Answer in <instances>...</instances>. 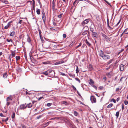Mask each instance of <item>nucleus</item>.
Here are the masks:
<instances>
[{"label":"nucleus","mask_w":128,"mask_h":128,"mask_svg":"<svg viewBox=\"0 0 128 128\" xmlns=\"http://www.w3.org/2000/svg\"><path fill=\"white\" fill-rule=\"evenodd\" d=\"M90 82H89V84L90 85L91 84H94V81L91 79H90Z\"/></svg>","instance_id":"nucleus-17"},{"label":"nucleus","mask_w":128,"mask_h":128,"mask_svg":"<svg viewBox=\"0 0 128 128\" xmlns=\"http://www.w3.org/2000/svg\"><path fill=\"white\" fill-rule=\"evenodd\" d=\"M92 86L95 89L97 90V87L95 86H94V84H91L90 85Z\"/></svg>","instance_id":"nucleus-34"},{"label":"nucleus","mask_w":128,"mask_h":128,"mask_svg":"<svg viewBox=\"0 0 128 128\" xmlns=\"http://www.w3.org/2000/svg\"><path fill=\"white\" fill-rule=\"evenodd\" d=\"M82 45V43H80L79 44V45L77 46L76 47V48H77L79 47L80 46H81Z\"/></svg>","instance_id":"nucleus-51"},{"label":"nucleus","mask_w":128,"mask_h":128,"mask_svg":"<svg viewBox=\"0 0 128 128\" xmlns=\"http://www.w3.org/2000/svg\"><path fill=\"white\" fill-rule=\"evenodd\" d=\"M33 2V6L34 9V4H35V2L34 0H32Z\"/></svg>","instance_id":"nucleus-53"},{"label":"nucleus","mask_w":128,"mask_h":128,"mask_svg":"<svg viewBox=\"0 0 128 128\" xmlns=\"http://www.w3.org/2000/svg\"><path fill=\"white\" fill-rule=\"evenodd\" d=\"M52 6L53 11L54 12L56 11L57 9L55 8L56 4L54 0H53L52 4Z\"/></svg>","instance_id":"nucleus-1"},{"label":"nucleus","mask_w":128,"mask_h":128,"mask_svg":"<svg viewBox=\"0 0 128 128\" xmlns=\"http://www.w3.org/2000/svg\"><path fill=\"white\" fill-rule=\"evenodd\" d=\"M15 114L14 112H13L12 113V119L14 118L15 117Z\"/></svg>","instance_id":"nucleus-24"},{"label":"nucleus","mask_w":128,"mask_h":128,"mask_svg":"<svg viewBox=\"0 0 128 128\" xmlns=\"http://www.w3.org/2000/svg\"><path fill=\"white\" fill-rule=\"evenodd\" d=\"M26 108V104H21L20 106V108L21 110H23Z\"/></svg>","instance_id":"nucleus-5"},{"label":"nucleus","mask_w":128,"mask_h":128,"mask_svg":"<svg viewBox=\"0 0 128 128\" xmlns=\"http://www.w3.org/2000/svg\"><path fill=\"white\" fill-rule=\"evenodd\" d=\"M66 34H64L63 35V37L64 38H66Z\"/></svg>","instance_id":"nucleus-57"},{"label":"nucleus","mask_w":128,"mask_h":128,"mask_svg":"<svg viewBox=\"0 0 128 128\" xmlns=\"http://www.w3.org/2000/svg\"><path fill=\"white\" fill-rule=\"evenodd\" d=\"M50 122H47L46 123V124H44V126L46 127V126H48V125Z\"/></svg>","instance_id":"nucleus-39"},{"label":"nucleus","mask_w":128,"mask_h":128,"mask_svg":"<svg viewBox=\"0 0 128 128\" xmlns=\"http://www.w3.org/2000/svg\"><path fill=\"white\" fill-rule=\"evenodd\" d=\"M8 117H7L6 118L5 120V122H6L8 120Z\"/></svg>","instance_id":"nucleus-63"},{"label":"nucleus","mask_w":128,"mask_h":128,"mask_svg":"<svg viewBox=\"0 0 128 128\" xmlns=\"http://www.w3.org/2000/svg\"><path fill=\"white\" fill-rule=\"evenodd\" d=\"M124 69V66L123 64H120V69L121 71H123Z\"/></svg>","instance_id":"nucleus-13"},{"label":"nucleus","mask_w":128,"mask_h":128,"mask_svg":"<svg viewBox=\"0 0 128 128\" xmlns=\"http://www.w3.org/2000/svg\"><path fill=\"white\" fill-rule=\"evenodd\" d=\"M112 71H110V72L107 73H106V75L108 76H110L112 74Z\"/></svg>","instance_id":"nucleus-22"},{"label":"nucleus","mask_w":128,"mask_h":128,"mask_svg":"<svg viewBox=\"0 0 128 128\" xmlns=\"http://www.w3.org/2000/svg\"><path fill=\"white\" fill-rule=\"evenodd\" d=\"M90 29L91 31L92 32H93L94 30L93 28H90Z\"/></svg>","instance_id":"nucleus-59"},{"label":"nucleus","mask_w":128,"mask_h":128,"mask_svg":"<svg viewBox=\"0 0 128 128\" xmlns=\"http://www.w3.org/2000/svg\"><path fill=\"white\" fill-rule=\"evenodd\" d=\"M89 19H87L85 20L82 22V25H84L87 24L90 21Z\"/></svg>","instance_id":"nucleus-11"},{"label":"nucleus","mask_w":128,"mask_h":128,"mask_svg":"<svg viewBox=\"0 0 128 128\" xmlns=\"http://www.w3.org/2000/svg\"><path fill=\"white\" fill-rule=\"evenodd\" d=\"M119 112L118 111L116 112V117L117 118H118V116H119Z\"/></svg>","instance_id":"nucleus-31"},{"label":"nucleus","mask_w":128,"mask_h":128,"mask_svg":"<svg viewBox=\"0 0 128 128\" xmlns=\"http://www.w3.org/2000/svg\"><path fill=\"white\" fill-rule=\"evenodd\" d=\"M68 75L69 76H70L71 77H74L75 75L74 74H72L71 73L68 74Z\"/></svg>","instance_id":"nucleus-41"},{"label":"nucleus","mask_w":128,"mask_h":128,"mask_svg":"<svg viewBox=\"0 0 128 128\" xmlns=\"http://www.w3.org/2000/svg\"><path fill=\"white\" fill-rule=\"evenodd\" d=\"M27 3H29L30 4V5L31 6L32 4V2L31 1L29 0L27 2Z\"/></svg>","instance_id":"nucleus-43"},{"label":"nucleus","mask_w":128,"mask_h":128,"mask_svg":"<svg viewBox=\"0 0 128 128\" xmlns=\"http://www.w3.org/2000/svg\"><path fill=\"white\" fill-rule=\"evenodd\" d=\"M102 36L103 37H104V39L107 36L106 35L104 34H102Z\"/></svg>","instance_id":"nucleus-48"},{"label":"nucleus","mask_w":128,"mask_h":128,"mask_svg":"<svg viewBox=\"0 0 128 128\" xmlns=\"http://www.w3.org/2000/svg\"><path fill=\"white\" fill-rule=\"evenodd\" d=\"M56 18H54V20L55 21L58 22L60 19V18L61 16H56Z\"/></svg>","instance_id":"nucleus-8"},{"label":"nucleus","mask_w":128,"mask_h":128,"mask_svg":"<svg viewBox=\"0 0 128 128\" xmlns=\"http://www.w3.org/2000/svg\"><path fill=\"white\" fill-rule=\"evenodd\" d=\"M0 116L1 117H5V116H4L2 113L0 114Z\"/></svg>","instance_id":"nucleus-62"},{"label":"nucleus","mask_w":128,"mask_h":128,"mask_svg":"<svg viewBox=\"0 0 128 128\" xmlns=\"http://www.w3.org/2000/svg\"><path fill=\"white\" fill-rule=\"evenodd\" d=\"M124 105L123 104H122V110H123L124 109Z\"/></svg>","instance_id":"nucleus-64"},{"label":"nucleus","mask_w":128,"mask_h":128,"mask_svg":"<svg viewBox=\"0 0 128 128\" xmlns=\"http://www.w3.org/2000/svg\"><path fill=\"white\" fill-rule=\"evenodd\" d=\"M67 103V102L66 101H63L62 102V104H64Z\"/></svg>","instance_id":"nucleus-52"},{"label":"nucleus","mask_w":128,"mask_h":128,"mask_svg":"<svg viewBox=\"0 0 128 128\" xmlns=\"http://www.w3.org/2000/svg\"><path fill=\"white\" fill-rule=\"evenodd\" d=\"M37 13L38 14H40V10L39 9H38L36 11Z\"/></svg>","instance_id":"nucleus-32"},{"label":"nucleus","mask_w":128,"mask_h":128,"mask_svg":"<svg viewBox=\"0 0 128 128\" xmlns=\"http://www.w3.org/2000/svg\"><path fill=\"white\" fill-rule=\"evenodd\" d=\"M121 20V19H120V20H119L118 22L117 23V24H116V26H118L119 24L120 23V22Z\"/></svg>","instance_id":"nucleus-55"},{"label":"nucleus","mask_w":128,"mask_h":128,"mask_svg":"<svg viewBox=\"0 0 128 128\" xmlns=\"http://www.w3.org/2000/svg\"><path fill=\"white\" fill-rule=\"evenodd\" d=\"M88 32L87 30H85L84 32L82 33V34L83 35H86V34H87V33Z\"/></svg>","instance_id":"nucleus-28"},{"label":"nucleus","mask_w":128,"mask_h":128,"mask_svg":"<svg viewBox=\"0 0 128 128\" xmlns=\"http://www.w3.org/2000/svg\"><path fill=\"white\" fill-rule=\"evenodd\" d=\"M42 74H43L46 76H47L48 74V71H47L43 72Z\"/></svg>","instance_id":"nucleus-21"},{"label":"nucleus","mask_w":128,"mask_h":128,"mask_svg":"<svg viewBox=\"0 0 128 128\" xmlns=\"http://www.w3.org/2000/svg\"><path fill=\"white\" fill-rule=\"evenodd\" d=\"M7 74L6 73L4 74L3 75V77L4 78H6L7 77Z\"/></svg>","instance_id":"nucleus-38"},{"label":"nucleus","mask_w":128,"mask_h":128,"mask_svg":"<svg viewBox=\"0 0 128 128\" xmlns=\"http://www.w3.org/2000/svg\"><path fill=\"white\" fill-rule=\"evenodd\" d=\"M85 43L86 44V45L89 47H90L91 46V44L90 42V41L88 40L87 39L85 40Z\"/></svg>","instance_id":"nucleus-6"},{"label":"nucleus","mask_w":128,"mask_h":128,"mask_svg":"<svg viewBox=\"0 0 128 128\" xmlns=\"http://www.w3.org/2000/svg\"><path fill=\"white\" fill-rule=\"evenodd\" d=\"M107 26L109 28L110 30H112L113 29V28H112L109 25V23H108V20L109 19L108 18V16H107Z\"/></svg>","instance_id":"nucleus-14"},{"label":"nucleus","mask_w":128,"mask_h":128,"mask_svg":"<svg viewBox=\"0 0 128 128\" xmlns=\"http://www.w3.org/2000/svg\"><path fill=\"white\" fill-rule=\"evenodd\" d=\"M52 104L50 103H48L47 104V106H51V104Z\"/></svg>","instance_id":"nucleus-54"},{"label":"nucleus","mask_w":128,"mask_h":128,"mask_svg":"<svg viewBox=\"0 0 128 128\" xmlns=\"http://www.w3.org/2000/svg\"><path fill=\"white\" fill-rule=\"evenodd\" d=\"M110 56H109L105 54L102 58L104 60H106L110 59Z\"/></svg>","instance_id":"nucleus-4"},{"label":"nucleus","mask_w":128,"mask_h":128,"mask_svg":"<svg viewBox=\"0 0 128 128\" xmlns=\"http://www.w3.org/2000/svg\"><path fill=\"white\" fill-rule=\"evenodd\" d=\"M80 0H76L73 3V5L74 6L75 4L76 5L79 2Z\"/></svg>","instance_id":"nucleus-18"},{"label":"nucleus","mask_w":128,"mask_h":128,"mask_svg":"<svg viewBox=\"0 0 128 128\" xmlns=\"http://www.w3.org/2000/svg\"><path fill=\"white\" fill-rule=\"evenodd\" d=\"M15 55V53L14 52L12 51V57H14Z\"/></svg>","instance_id":"nucleus-26"},{"label":"nucleus","mask_w":128,"mask_h":128,"mask_svg":"<svg viewBox=\"0 0 128 128\" xmlns=\"http://www.w3.org/2000/svg\"><path fill=\"white\" fill-rule=\"evenodd\" d=\"M104 54V52L102 50H100L99 52V55L100 57L102 58Z\"/></svg>","instance_id":"nucleus-7"},{"label":"nucleus","mask_w":128,"mask_h":128,"mask_svg":"<svg viewBox=\"0 0 128 128\" xmlns=\"http://www.w3.org/2000/svg\"><path fill=\"white\" fill-rule=\"evenodd\" d=\"M18 128H26V126L24 125H21L20 126L18 127Z\"/></svg>","instance_id":"nucleus-25"},{"label":"nucleus","mask_w":128,"mask_h":128,"mask_svg":"<svg viewBox=\"0 0 128 128\" xmlns=\"http://www.w3.org/2000/svg\"><path fill=\"white\" fill-rule=\"evenodd\" d=\"M104 39L108 42H110V39L107 36Z\"/></svg>","instance_id":"nucleus-20"},{"label":"nucleus","mask_w":128,"mask_h":128,"mask_svg":"<svg viewBox=\"0 0 128 128\" xmlns=\"http://www.w3.org/2000/svg\"><path fill=\"white\" fill-rule=\"evenodd\" d=\"M125 78L124 77H122L120 80V82H122V79H125Z\"/></svg>","instance_id":"nucleus-46"},{"label":"nucleus","mask_w":128,"mask_h":128,"mask_svg":"<svg viewBox=\"0 0 128 128\" xmlns=\"http://www.w3.org/2000/svg\"><path fill=\"white\" fill-rule=\"evenodd\" d=\"M72 86L73 89L74 90H76V88L74 86Z\"/></svg>","instance_id":"nucleus-56"},{"label":"nucleus","mask_w":128,"mask_h":128,"mask_svg":"<svg viewBox=\"0 0 128 128\" xmlns=\"http://www.w3.org/2000/svg\"><path fill=\"white\" fill-rule=\"evenodd\" d=\"M12 22V21H10V22H9L7 25L5 26L4 27V29H8V28L10 26V24Z\"/></svg>","instance_id":"nucleus-9"},{"label":"nucleus","mask_w":128,"mask_h":128,"mask_svg":"<svg viewBox=\"0 0 128 128\" xmlns=\"http://www.w3.org/2000/svg\"><path fill=\"white\" fill-rule=\"evenodd\" d=\"M26 95H30V94H31L30 93L28 92L27 91H26Z\"/></svg>","instance_id":"nucleus-49"},{"label":"nucleus","mask_w":128,"mask_h":128,"mask_svg":"<svg viewBox=\"0 0 128 128\" xmlns=\"http://www.w3.org/2000/svg\"><path fill=\"white\" fill-rule=\"evenodd\" d=\"M92 36L93 38L95 37L96 38H98V35L96 32H92Z\"/></svg>","instance_id":"nucleus-2"},{"label":"nucleus","mask_w":128,"mask_h":128,"mask_svg":"<svg viewBox=\"0 0 128 128\" xmlns=\"http://www.w3.org/2000/svg\"><path fill=\"white\" fill-rule=\"evenodd\" d=\"M6 41L8 42H11L12 43L13 42V40L12 39H10V40H9L8 39L6 40Z\"/></svg>","instance_id":"nucleus-36"},{"label":"nucleus","mask_w":128,"mask_h":128,"mask_svg":"<svg viewBox=\"0 0 128 128\" xmlns=\"http://www.w3.org/2000/svg\"><path fill=\"white\" fill-rule=\"evenodd\" d=\"M64 62V61L63 60H61L58 62H55L54 64L55 65H57L58 64H61L63 63Z\"/></svg>","instance_id":"nucleus-10"},{"label":"nucleus","mask_w":128,"mask_h":128,"mask_svg":"<svg viewBox=\"0 0 128 128\" xmlns=\"http://www.w3.org/2000/svg\"><path fill=\"white\" fill-rule=\"evenodd\" d=\"M44 24L45 22L46 16H42Z\"/></svg>","instance_id":"nucleus-29"},{"label":"nucleus","mask_w":128,"mask_h":128,"mask_svg":"<svg viewBox=\"0 0 128 128\" xmlns=\"http://www.w3.org/2000/svg\"><path fill=\"white\" fill-rule=\"evenodd\" d=\"M111 101H113L114 103H116V100H115L114 98L112 99L111 100Z\"/></svg>","instance_id":"nucleus-45"},{"label":"nucleus","mask_w":128,"mask_h":128,"mask_svg":"<svg viewBox=\"0 0 128 128\" xmlns=\"http://www.w3.org/2000/svg\"><path fill=\"white\" fill-rule=\"evenodd\" d=\"M15 34V32L14 31H12V32L10 33V36H14Z\"/></svg>","instance_id":"nucleus-23"},{"label":"nucleus","mask_w":128,"mask_h":128,"mask_svg":"<svg viewBox=\"0 0 128 128\" xmlns=\"http://www.w3.org/2000/svg\"><path fill=\"white\" fill-rule=\"evenodd\" d=\"M128 28H127L126 29H125L124 31L123 32L121 35V36H122V34H128V32H127L128 30Z\"/></svg>","instance_id":"nucleus-15"},{"label":"nucleus","mask_w":128,"mask_h":128,"mask_svg":"<svg viewBox=\"0 0 128 128\" xmlns=\"http://www.w3.org/2000/svg\"><path fill=\"white\" fill-rule=\"evenodd\" d=\"M16 60H18L20 59V58L19 56H16Z\"/></svg>","instance_id":"nucleus-40"},{"label":"nucleus","mask_w":128,"mask_h":128,"mask_svg":"<svg viewBox=\"0 0 128 128\" xmlns=\"http://www.w3.org/2000/svg\"><path fill=\"white\" fill-rule=\"evenodd\" d=\"M90 100L92 103H95L96 102V98L93 96H91Z\"/></svg>","instance_id":"nucleus-3"},{"label":"nucleus","mask_w":128,"mask_h":128,"mask_svg":"<svg viewBox=\"0 0 128 128\" xmlns=\"http://www.w3.org/2000/svg\"><path fill=\"white\" fill-rule=\"evenodd\" d=\"M39 35H40V39L41 40L43 39L42 37V36L41 34H39Z\"/></svg>","instance_id":"nucleus-60"},{"label":"nucleus","mask_w":128,"mask_h":128,"mask_svg":"<svg viewBox=\"0 0 128 128\" xmlns=\"http://www.w3.org/2000/svg\"><path fill=\"white\" fill-rule=\"evenodd\" d=\"M75 79L77 81H78L79 83L80 82V79L78 78H75Z\"/></svg>","instance_id":"nucleus-42"},{"label":"nucleus","mask_w":128,"mask_h":128,"mask_svg":"<svg viewBox=\"0 0 128 128\" xmlns=\"http://www.w3.org/2000/svg\"><path fill=\"white\" fill-rule=\"evenodd\" d=\"M10 102H7L6 104V105L7 106H8L10 104Z\"/></svg>","instance_id":"nucleus-61"},{"label":"nucleus","mask_w":128,"mask_h":128,"mask_svg":"<svg viewBox=\"0 0 128 128\" xmlns=\"http://www.w3.org/2000/svg\"><path fill=\"white\" fill-rule=\"evenodd\" d=\"M74 114L75 116H77L78 114V113L76 111H74Z\"/></svg>","instance_id":"nucleus-30"},{"label":"nucleus","mask_w":128,"mask_h":128,"mask_svg":"<svg viewBox=\"0 0 128 128\" xmlns=\"http://www.w3.org/2000/svg\"><path fill=\"white\" fill-rule=\"evenodd\" d=\"M42 16H45L44 12L43 10L42 11Z\"/></svg>","instance_id":"nucleus-35"},{"label":"nucleus","mask_w":128,"mask_h":128,"mask_svg":"<svg viewBox=\"0 0 128 128\" xmlns=\"http://www.w3.org/2000/svg\"><path fill=\"white\" fill-rule=\"evenodd\" d=\"M44 98V97H43V96H42V97H40V98H38V100L39 101L41 99H42V98Z\"/></svg>","instance_id":"nucleus-50"},{"label":"nucleus","mask_w":128,"mask_h":128,"mask_svg":"<svg viewBox=\"0 0 128 128\" xmlns=\"http://www.w3.org/2000/svg\"><path fill=\"white\" fill-rule=\"evenodd\" d=\"M76 73H78L79 72V70H78V66H76Z\"/></svg>","instance_id":"nucleus-33"},{"label":"nucleus","mask_w":128,"mask_h":128,"mask_svg":"<svg viewBox=\"0 0 128 128\" xmlns=\"http://www.w3.org/2000/svg\"><path fill=\"white\" fill-rule=\"evenodd\" d=\"M124 103L125 105H127L128 103V102L127 100H125L124 101Z\"/></svg>","instance_id":"nucleus-47"},{"label":"nucleus","mask_w":128,"mask_h":128,"mask_svg":"<svg viewBox=\"0 0 128 128\" xmlns=\"http://www.w3.org/2000/svg\"><path fill=\"white\" fill-rule=\"evenodd\" d=\"M26 107H28V108H31L32 106V104L31 103L27 104V105H26Z\"/></svg>","instance_id":"nucleus-19"},{"label":"nucleus","mask_w":128,"mask_h":128,"mask_svg":"<svg viewBox=\"0 0 128 128\" xmlns=\"http://www.w3.org/2000/svg\"><path fill=\"white\" fill-rule=\"evenodd\" d=\"M27 41L29 43L31 41V40L29 36H28V37L27 38Z\"/></svg>","instance_id":"nucleus-37"},{"label":"nucleus","mask_w":128,"mask_h":128,"mask_svg":"<svg viewBox=\"0 0 128 128\" xmlns=\"http://www.w3.org/2000/svg\"><path fill=\"white\" fill-rule=\"evenodd\" d=\"M12 96L10 95L7 98L6 100L7 101L12 100Z\"/></svg>","instance_id":"nucleus-12"},{"label":"nucleus","mask_w":128,"mask_h":128,"mask_svg":"<svg viewBox=\"0 0 128 128\" xmlns=\"http://www.w3.org/2000/svg\"><path fill=\"white\" fill-rule=\"evenodd\" d=\"M113 105V104H110L107 106V108H110L112 107Z\"/></svg>","instance_id":"nucleus-27"},{"label":"nucleus","mask_w":128,"mask_h":128,"mask_svg":"<svg viewBox=\"0 0 128 128\" xmlns=\"http://www.w3.org/2000/svg\"><path fill=\"white\" fill-rule=\"evenodd\" d=\"M59 119V118H58V117H55L54 118H52L51 119H50V120H54V119H56V120H58V119Z\"/></svg>","instance_id":"nucleus-44"},{"label":"nucleus","mask_w":128,"mask_h":128,"mask_svg":"<svg viewBox=\"0 0 128 128\" xmlns=\"http://www.w3.org/2000/svg\"><path fill=\"white\" fill-rule=\"evenodd\" d=\"M88 69L89 70L91 71L93 70V68L91 65H89L88 67Z\"/></svg>","instance_id":"nucleus-16"},{"label":"nucleus","mask_w":128,"mask_h":128,"mask_svg":"<svg viewBox=\"0 0 128 128\" xmlns=\"http://www.w3.org/2000/svg\"><path fill=\"white\" fill-rule=\"evenodd\" d=\"M60 75L62 76H66V75L64 73H62L60 74Z\"/></svg>","instance_id":"nucleus-58"}]
</instances>
